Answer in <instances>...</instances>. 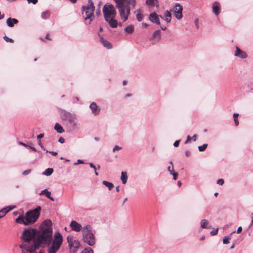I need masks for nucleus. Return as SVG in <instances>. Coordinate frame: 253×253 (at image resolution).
Segmentation results:
<instances>
[{"label": "nucleus", "mask_w": 253, "mask_h": 253, "mask_svg": "<svg viewBox=\"0 0 253 253\" xmlns=\"http://www.w3.org/2000/svg\"><path fill=\"white\" fill-rule=\"evenodd\" d=\"M105 19L110 18L112 17H116V11L114 5L112 4L107 3L105 4L102 9Z\"/></svg>", "instance_id": "nucleus-8"}, {"label": "nucleus", "mask_w": 253, "mask_h": 253, "mask_svg": "<svg viewBox=\"0 0 253 253\" xmlns=\"http://www.w3.org/2000/svg\"><path fill=\"white\" fill-rule=\"evenodd\" d=\"M102 184L106 186L109 190H111L114 187V184L107 181L103 180L102 181Z\"/></svg>", "instance_id": "nucleus-30"}, {"label": "nucleus", "mask_w": 253, "mask_h": 253, "mask_svg": "<svg viewBox=\"0 0 253 253\" xmlns=\"http://www.w3.org/2000/svg\"><path fill=\"white\" fill-rule=\"evenodd\" d=\"M58 141L61 143H63L65 142V139L64 138L61 137L59 138Z\"/></svg>", "instance_id": "nucleus-52"}, {"label": "nucleus", "mask_w": 253, "mask_h": 253, "mask_svg": "<svg viewBox=\"0 0 253 253\" xmlns=\"http://www.w3.org/2000/svg\"><path fill=\"white\" fill-rule=\"evenodd\" d=\"M185 153V155L187 157H189L190 155V152L188 150L186 151Z\"/></svg>", "instance_id": "nucleus-58"}, {"label": "nucleus", "mask_w": 253, "mask_h": 253, "mask_svg": "<svg viewBox=\"0 0 253 253\" xmlns=\"http://www.w3.org/2000/svg\"><path fill=\"white\" fill-rule=\"evenodd\" d=\"M31 169H27V170H26L25 171H24L22 173V174L24 175H28V174H29L30 172H31Z\"/></svg>", "instance_id": "nucleus-46"}, {"label": "nucleus", "mask_w": 253, "mask_h": 253, "mask_svg": "<svg viewBox=\"0 0 253 253\" xmlns=\"http://www.w3.org/2000/svg\"><path fill=\"white\" fill-rule=\"evenodd\" d=\"M116 3V7L118 9L120 15L123 21L127 20L130 13V7L123 4L124 0H114Z\"/></svg>", "instance_id": "nucleus-6"}, {"label": "nucleus", "mask_w": 253, "mask_h": 253, "mask_svg": "<svg viewBox=\"0 0 253 253\" xmlns=\"http://www.w3.org/2000/svg\"><path fill=\"white\" fill-rule=\"evenodd\" d=\"M124 30L126 33L131 34L134 31V27L133 25H130L126 27Z\"/></svg>", "instance_id": "nucleus-24"}, {"label": "nucleus", "mask_w": 253, "mask_h": 253, "mask_svg": "<svg viewBox=\"0 0 253 253\" xmlns=\"http://www.w3.org/2000/svg\"><path fill=\"white\" fill-rule=\"evenodd\" d=\"M191 140V137L188 135L187 137V139H186V140L185 141V143H189L190 140Z\"/></svg>", "instance_id": "nucleus-51"}, {"label": "nucleus", "mask_w": 253, "mask_h": 253, "mask_svg": "<svg viewBox=\"0 0 253 253\" xmlns=\"http://www.w3.org/2000/svg\"><path fill=\"white\" fill-rule=\"evenodd\" d=\"M38 230L28 228L23 232L22 243L19 245L22 253H36V250L41 246V243L37 242L38 237Z\"/></svg>", "instance_id": "nucleus-1"}, {"label": "nucleus", "mask_w": 253, "mask_h": 253, "mask_svg": "<svg viewBox=\"0 0 253 253\" xmlns=\"http://www.w3.org/2000/svg\"><path fill=\"white\" fill-rule=\"evenodd\" d=\"M41 208L38 206L36 209L27 211L25 215H20L15 220L16 222L29 225L35 223L40 215Z\"/></svg>", "instance_id": "nucleus-3"}, {"label": "nucleus", "mask_w": 253, "mask_h": 253, "mask_svg": "<svg viewBox=\"0 0 253 253\" xmlns=\"http://www.w3.org/2000/svg\"><path fill=\"white\" fill-rule=\"evenodd\" d=\"M208 145L207 144H204L202 146H199L198 147V149L200 151H204L207 147Z\"/></svg>", "instance_id": "nucleus-40"}, {"label": "nucleus", "mask_w": 253, "mask_h": 253, "mask_svg": "<svg viewBox=\"0 0 253 253\" xmlns=\"http://www.w3.org/2000/svg\"><path fill=\"white\" fill-rule=\"evenodd\" d=\"M218 233V228L216 229L215 230H212L211 232V235H215Z\"/></svg>", "instance_id": "nucleus-45"}, {"label": "nucleus", "mask_w": 253, "mask_h": 253, "mask_svg": "<svg viewBox=\"0 0 253 253\" xmlns=\"http://www.w3.org/2000/svg\"><path fill=\"white\" fill-rule=\"evenodd\" d=\"M72 3H75L77 2V0H69Z\"/></svg>", "instance_id": "nucleus-63"}, {"label": "nucleus", "mask_w": 253, "mask_h": 253, "mask_svg": "<svg viewBox=\"0 0 253 253\" xmlns=\"http://www.w3.org/2000/svg\"><path fill=\"white\" fill-rule=\"evenodd\" d=\"M235 56L239 57L242 59H245L247 57L246 53L241 50L239 47H236V51L235 52Z\"/></svg>", "instance_id": "nucleus-15"}, {"label": "nucleus", "mask_w": 253, "mask_h": 253, "mask_svg": "<svg viewBox=\"0 0 253 253\" xmlns=\"http://www.w3.org/2000/svg\"><path fill=\"white\" fill-rule=\"evenodd\" d=\"M163 19V17L158 15L156 12H152L150 14L149 16V20L152 23H156L158 25H160V18Z\"/></svg>", "instance_id": "nucleus-11"}, {"label": "nucleus", "mask_w": 253, "mask_h": 253, "mask_svg": "<svg viewBox=\"0 0 253 253\" xmlns=\"http://www.w3.org/2000/svg\"><path fill=\"white\" fill-rule=\"evenodd\" d=\"M89 165L91 168H93L94 169V171H95V170H96L97 168L92 163H90L89 164Z\"/></svg>", "instance_id": "nucleus-53"}, {"label": "nucleus", "mask_w": 253, "mask_h": 253, "mask_svg": "<svg viewBox=\"0 0 253 253\" xmlns=\"http://www.w3.org/2000/svg\"><path fill=\"white\" fill-rule=\"evenodd\" d=\"M38 144L40 146V147H41L42 149L44 150H45V148L43 146L41 140H39Z\"/></svg>", "instance_id": "nucleus-48"}, {"label": "nucleus", "mask_w": 253, "mask_h": 253, "mask_svg": "<svg viewBox=\"0 0 253 253\" xmlns=\"http://www.w3.org/2000/svg\"><path fill=\"white\" fill-rule=\"evenodd\" d=\"M224 179H219L217 180V184H219V185H222L223 184H224Z\"/></svg>", "instance_id": "nucleus-43"}, {"label": "nucleus", "mask_w": 253, "mask_h": 253, "mask_svg": "<svg viewBox=\"0 0 253 253\" xmlns=\"http://www.w3.org/2000/svg\"><path fill=\"white\" fill-rule=\"evenodd\" d=\"M142 26L144 28H147L148 26V24L146 23L143 22L142 23Z\"/></svg>", "instance_id": "nucleus-59"}, {"label": "nucleus", "mask_w": 253, "mask_h": 253, "mask_svg": "<svg viewBox=\"0 0 253 253\" xmlns=\"http://www.w3.org/2000/svg\"><path fill=\"white\" fill-rule=\"evenodd\" d=\"M173 176V179L174 180H176L178 177V173L176 172H173L171 174H170Z\"/></svg>", "instance_id": "nucleus-44"}, {"label": "nucleus", "mask_w": 253, "mask_h": 253, "mask_svg": "<svg viewBox=\"0 0 253 253\" xmlns=\"http://www.w3.org/2000/svg\"><path fill=\"white\" fill-rule=\"evenodd\" d=\"M3 39L6 42H11V43H13L14 42V41L10 39V38H8L7 36H4L3 37Z\"/></svg>", "instance_id": "nucleus-42"}, {"label": "nucleus", "mask_w": 253, "mask_h": 253, "mask_svg": "<svg viewBox=\"0 0 253 253\" xmlns=\"http://www.w3.org/2000/svg\"><path fill=\"white\" fill-rule=\"evenodd\" d=\"M161 28L163 30H165L167 29L166 27L165 26H164V25H161Z\"/></svg>", "instance_id": "nucleus-62"}, {"label": "nucleus", "mask_w": 253, "mask_h": 253, "mask_svg": "<svg viewBox=\"0 0 253 253\" xmlns=\"http://www.w3.org/2000/svg\"><path fill=\"white\" fill-rule=\"evenodd\" d=\"M169 164L170 166H169L167 168V170L170 173V174H171L172 173L174 172V167H173V163H172V161H170L169 162Z\"/></svg>", "instance_id": "nucleus-33"}, {"label": "nucleus", "mask_w": 253, "mask_h": 253, "mask_svg": "<svg viewBox=\"0 0 253 253\" xmlns=\"http://www.w3.org/2000/svg\"><path fill=\"white\" fill-rule=\"evenodd\" d=\"M45 195L46 196V197H47L48 198H49L50 200H51L52 201H54V199L53 198V197L51 196V192L50 191H48L47 190H46V192L45 193Z\"/></svg>", "instance_id": "nucleus-37"}, {"label": "nucleus", "mask_w": 253, "mask_h": 253, "mask_svg": "<svg viewBox=\"0 0 253 253\" xmlns=\"http://www.w3.org/2000/svg\"><path fill=\"white\" fill-rule=\"evenodd\" d=\"M84 163L83 161L81 160H78V162L77 163H75V165H77L78 164H83Z\"/></svg>", "instance_id": "nucleus-60"}, {"label": "nucleus", "mask_w": 253, "mask_h": 253, "mask_svg": "<svg viewBox=\"0 0 253 253\" xmlns=\"http://www.w3.org/2000/svg\"><path fill=\"white\" fill-rule=\"evenodd\" d=\"M67 120V121L70 122L71 124H73L74 126H76L78 125V120L76 116L75 115L71 114Z\"/></svg>", "instance_id": "nucleus-18"}, {"label": "nucleus", "mask_w": 253, "mask_h": 253, "mask_svg": "<svg viewBox=\"0 0 253 253\" xmlns=\"http://www.w3.org/2000/svg\"><path fill=\"white\" fill-rule=\"evenodd\" d=\"M50 13L49 11H43L41 14V17L43 19H47L50 16Z\"/></svg>", "instance_id": "nucleus-31"}, {"label": "nucleus", "mask_w": 253, "mask_h": 253, "mask_svg": "<svg viewBox=\"0 0 253 253\" xmlns=\"http://www.w3.org/2000/svg\"><path fill=\"white\" fill-rule=\"evenodd\" d=\"M69 247L72 249H77L79 248L80 242L77 240H75L73 236H68L67 238Z\"/></svg>", "instance_id": "nucleus-10"}, {"label": "nucleus", "mask_w": 253, "mask_h": 253, "mask_svg": "<svg viewBox=\"0 0 253 253\" xmlns=\"http://www.w3.org/2000/svg\"><path fill=\"white\" fill-rule=\"evenodd\" d=\"M201 227L202 228H211V226L210 225L209 221L204 219L201 221Z\"/></svg>", "instance_id": "nucleus-23"}, {"label": "nucleus", "mask_w": 253, "mask_h": 253, "mask_svg": "<svg viewBox=\"0 0 253 253\" xmlns=\"http://www.w3.org/2000/svg\"><path fill=\"white\" fill-rule=\"evenodd\" d=\"M88 4L87 6H83L82 9L83 14L84 16V19L85 20L89 19V24H90L92 20V17L94 16V6L91 0H88Z\"/></svg>", "instance_id": "nucleus-7"}, {"label": "nucleus", "mask_w": 253, "mask_h": 253, "mask_svg": "<svg viewBox=\"0 0 253 253\" xmlns=\"http://www.w3.org/2000/svg\"><path fill=\"white\" fill-rule=\"evenodd\" d=\"M44 136V134L43 133H40V134H39L38 136H37V138L39 139V140H40Z\"/></svg>", "instance_id": "nucleus-50"}, {"label": "nucleus", "mask_w": 253, "mask_h": 253, "mask_svg": "<svg viewBox=\"0 0 253 253\" xmlns=\"http://www.w3.org/2000/svg\"><path fill=\"white\" fill-rule=\"evenodd\" d=\"M239 116V114L234 113L233 114V118L234 120L235 124L236 126H238L239 122L238 119V117Z\"/></svg>", "instance_id": "nucleus-36"}, {"label": "nucleus", "mask_w": 253, "mask_h": 253, "mask_svg": "<svg viewBox=\"0 0 253 253\" xmlns=\"http://www.w3.org/2000/svg\"><path fill=\"white\" fill-rule=\"evenodd\" d=\"M121 179L123 184H125L126 183L127 180V175L126 171L122 172Z\"/></svg>", "instance_id": "nucleus-25"}, {"label": "nucleus", "mask_w": 253, "mask_h": 253, "mask_svg": "<svg viewBox=\"0 0 253 253\" xmlns=\"http://www.w3.org/2000/svg\"><path fill=\"white\" fill-rule=\"evenodd\" d=\"M18 22V20L15 18H8L6 20L7 25L9 27H13L14 24H17Z\"/></svg>", "instance_id": "nucleus-21"}, {"label": "nucleus", "mask_w": 253, "mask_h": 253, "mask_svg": "<svg viewBox=\"0 0 253 253\" xmlns=\"http://www.w3.org/2000/svg\"><path fill=\"white\" fill-rule=\"evenodd\" d=\"M135 13H136V17L137 20L139 22L143 20V17H144L143 14L141 12L140 10H137L135 11Z\"/></svg>", "instance_id": "nucleus-29"}, {"label": "nucleus", "mask_w": 253, "mask_h": 253, "mask_svg": "<svg viewBox=\"0 0 253 253\" xmlns=\"http://www.w3.org/2000/svg\"><path fill=\"white\" fill-rule=\"evenodd\" d=\"M164 15L166 17L165 20L168 23L170 22L171 19V13L169 11L167 10L164 12Z\"/></svg>", "instance_id": "nucleus-27"}, {"label": "nucleus", "mask_w": 253, "mask_h": 253, "mask_svg": "<svg viewBox=\"0 0 253 253\" xmlns=\"http://www.w3.org/2000/svg\"><path fill=\"white\" fill-rule=\"evenodd\" d=\"M46 152H49L50 153H51V154L53 155L54 156H56L57 155V153L56 152H54V151H46Z\"/></svg>", "instance_id": "nucleus-54"}, {"label": "nucleus", "mask_w": 253, "mask_h": 253, "mask_svg": "<svg viewBox=\"0 0 253 253\" xmlns=\"http://www.w3.org/2000/svg\"><path fill=\"white\" fill-rule=\"evenodd\" d=\"M231 239L230 236H225L223 239V243L224 244H227L229 243V240Z\"/></svg>", "instance_id": "nucleus-39"}, {"label": "nucleus", "mask_w": 253, "mask_h": 253, "mask_svg": "<svg viewBox=\"0 0 253 253\" xmlns=\"http://www.w3.org/2000/svg\"><path fill=\"white\" fill-rule=\"evenodd\" d=\"M98 37L99 38L100 42H101V43L103 45V46L105 47L108 49H110L112 48V45L111 43L107 41H106L105 39H104L102 35L98 34Z\"/></svg>", "instance_id": "nucleus-17"}, {"label": "nucleus", "mask_w": 253, "mask_h": 253, "mask_svg": "<svg viewBox=\"0 0 253 253\" xmlns=\"http://www.w3.org/2000/svg\"><path fill=\"white\" fill-rule=\"evenodd\" d=\"M212 11L213 13L218 15L220 12V5L219 2L215 1L213 2L212 5Z\"/></svg>", "instance_id": "nucleus-19"}, {"label": "nucleus", "mask_w": 253, "mask_h": 253, "mask_svg": "<svg viewBox=\"0 0 253 253\" xmlns=\"http://www.w3.org/2000/svg\"><path fill=\"white\" fill-rule=\"evenodd\" d=\"M15 208V206H8L0 210V218L3 217L8 211Z\"/></svg>", "instance_id": "nucleus-20"}, {"label": "nucleus", "mask_w": 253, "mask_h": 253, "mask_svg": "<svg viewBox=\"0 0 253 253\" xmlns=\"http://www.w3.org/2000/svg\"><path fill=\"white\" fill-rule=\"evenodd\" d=\"M136 3V0H124L123 2L124 5H128L129 7L131 6L133 8L135 6Z\"/></svg>", "instance_id": "nucleus-22"}, {"label": "nucleus", "mask_w": 253, "mask_h": 253, "mask_svg": "<svg viewBox=\"0 0 253 253\" xmlns=\"http://www.w3.org/2000/svg\"><path fill=\"white\" fill-rule=\"evenodd\" d=\"M146 3L147 5L152 6H158V0H146Z\"/></svg>", "instance_id": "nucleus-26"}, {"label": "nucleus", "mask_w": 253, "mask_h": 253, "mask_svg": "<svg viewBox=\"0 0 253 253\" xmlns=\"http://www.w3.org/2000/svg\"><path fill=\"white\" fill-rule=\"evenodd\" d=\"M161 31L159 30H156L153 33L152 37L150 39V41H152L153 44H155L159 42L161 39Z\"/></svg>", "instance_id": "nucleus-12"}, {"label": "nucleus", "mask_w": 253, "mask_h": 253, "mask_svg": "<svg viewBox=\"0 0 253 253\" xmlns=\"http://www.w3.org/2000/svg\"><path fill=\"white\" fill-rule=\"evenodd\" d=\"M183 7L179 3H176L172 8V12L176 17L178 20L182 19Z\"/></svg>", "instance_id": "nucleus-9"}, {"label": "nucleus", "mask_w": 253, "mask_h": 253, "mask_svg": "<svg viewBox=\"0 0 253 253\" xmlns=\"http://www.w3.org/2000/svg\"><path fill=\"white\" fill-rule=\"evenodd\" d=\"M115 17H112L108 18V19H105L109 23L110 26L113 28H116L118 26V21L115 19Z\"/></svg>", "instance_id": "nucleus-16"}, {"label": "nucleus", "mask_w": 253, "mask_h": 253, "mask_svg": "<svg viewBox=\"0 0 253 253\" xmlns=\"http://www.w3.org/2000/svg\"><path fill=\"white\" fill-rule=\"evenodd\" d=\"M52 222L49 219L44 220L41 225L39 231H38V237L37 242L41 243H48L52 237Z\"/></svg>", "instance_id": "nucleus-2"}, {"label": "nucleus", "mask_w": 253, "mask_h": 253, "mask_svg": "<svg viewBox=\"0 0 253 253\" xmlns=\"http://www.w3.org/2000/svg\"><path fill=\"white\" fill-rule=\"evenodd\" d=\"M192 139H193V141H195L197 139V135L196 134H194L192 136Z\"/></svg>", "instance_id": "nucleus-61"}, {"label": "nucleus", "mask_w": 253, "mask_h": 253, "mask_svg": "<svg viewBox=\"0 0 253 253\" xmlns=\"http://www.w3.org/2000/svg\"><path fill=\"white\" fill-rule=\"evenodd\" d=\"M28 2L29 3L30 2H32L34 4H36L38 2V0H27Z\"/></svg>", "instance_id": "nucleus-47"}, {"label": "nucleus", "mask_w": 253, "mask_h": 253, "mask_svg": "<svg viewBox=\"0 0 253 253\" xmlns=\"http://www.w3.org/2000/svg\"><path fill=\"white\" fill-rule=\"evenodd\" d=\"M82 253H93V251L90 248L88 247L84 249Z\"/></svg>", "instance_id": "nucleus-38"}, {"label": "nucleus", "mask_w": 253, "mask_h": 253, "mask_svg": "<svg viewBox=\"0 0 253 253\" xmlns=\"http://www.w3.org/2000/svg\"><path fill=\"white\" fill-rule=\"evenodd\" d=\"M89 108L92 111V113L94 115L98 114L100 112V109L95 102L91 103L89 106Z\"/></svg>", "instance_id": "nucleus-14"}, {"label": "nucleus", "mask_w": 253, "mask_h": 253, "mask_svg": "<svg viewBox=\"0 0 253 253\" xmlns=\"http://www.w3.org/2000/svg\"><path fill=\"white\" fill-rule=\"evenodd\" d=\"M121 149H122L121 147L118 146V145H115L113 149V152H115L116 151H118L121 150Z\"/></svg>", "instance_id": "nucleus-41"}, {"label": "nucleus", "mask_w": 253, "mask_h": 253, "mask_svg": "<svg viewBox=\"0 0 253 253\" xmlns=\"http://www.w3.org/2000/svg\"><path fill=\"white\" fill-rule=\"evenodd\" d=\"M71 114L69 112H62L61 114V117L62 120L67 121L69 116Z\"/></svg>", "instance_id": "nucleus-34"}, {"label": "nucleus", "mask_w": 253, "mask_h": 253, "mask_svg": "<svg viewBox=\"0 0 253 253\" xmlns=\"http://www.w3.org/2000/svg\"><path fill=\"white\" fill-rule=\"evenodd\" d=\"M251 217L252 220V224H253V212H252L251 214Z\"/></svg>", "instance_id": "nucleus-64"}, {"label": "nucleus", "mask_w": 253, "mask_h": 253, "mask_svg": "<svg viewBox=\"0 0 253 253\" xmlns=\"http://www.w3.org/2000/svg\"><path fill=\"white\" fill-rule=\"evenodd\" d=\"M53 170L52 168H48L46 169L42 173L43 175L49 176L53 173Z\"/></svg>", "instance_id": "nucleus-32"}, {"label": "nucleus", "mask_w": 253, "mask_h": 253, "mask_svg": "<svg viewBox=\"0 0 253 253\" xmlns=\"http://www.w3.org/2000/svg\"><path fill=\"white\" fill-rule=\"evenodd\" d=\"M54 129L57 132L61 133L64 132L63 127L58 123H56L54 126Z\"/></svg>", "instance_id": "nucleus-28"}, {"label": "nucleus", "mask_w": 253, "mask_h": 253, "mask_svg": "<svg viewBox=\"0 0 253 253\" xmlns=\"http://www.w3.org/2000/svg\"><path fill=\"white\" fill-rule=\"evenodd\" d=\"M46 190H47V189H44V190H42V191H41V192L39 194V195H42V194H45V193H46Z\"/></svg>", "instance_id": "nucleus-56"}, {"label": "nucleus", "mask_w": 253, "mask_h": 253, "mask_svg": "<svg viewBox=\"0 0 253 253\" xmlns=\"http://www.w3.org/2000/svg\"><path fill=\"white\" fill-rule=\"evenodd\" d=\"M194 22H195V24L197 28H199L198 19H195V21H194Z\"/></svg>", "instance_id": "nucleus-57"}, {"label": "nucleus", "mask_w": 253, "mask_h": 253, "mask_svg": "<svg viewBox=\"0 0 253 253\" xmlns=\"http://www.w3.org/2000/svg\"><path fill=\"white\" fill-rule=\"evenodd\" d=\"M19 144L21 145H22V146H24V147H27V148H28L29 149H31L32 150H33L34 151H35V152L37 151V150H36L35 148H34L33 147H32V146H30L29 145H28L24 143H23L22 142H19Z\"/></svg>", "instance_id": "nucleus-35"}, {"label": "nucleus", "mask_w": 253, "mask_h": 253, "mask_svg": "<svg viewBox=\"0 0 253 253\" xmlns=\"http://www.w3.org/2000/svg\"><path fill=\"white\" fill-rule=\"evenodd\" d=\"M63 242V238L59 232H55L54 235V239H52L48 243H42L47 245L48 253H56L59 250Z\"/></svg>", "instance_id": "nucleus-4"}, {"label": "nucleus", "mask_w": 253, "mask_h": 253, "mask_svg": "<svg viewBox=\"0 0 253 253\" xmlns=\"http://www.w3.org/2000/svg\"><path fill=\"white\" fill-rule=\"evenodd\" d=\"M242 231V228L241 226H239L238 229H237V233H240L241 231Z\"/></svg>", "instance_id": "nucleus-55"}, {"label": "nucleus", "mask_w": 253, "mask_h": 253, "mask_svg": "<svg viewBox=\"0 0 253 253\" xmlns=\"http://www.w3.org/2000/svg\"><path fill=\"white\" fill-rule=\"evenodd\" d=\"M70 226L72 230L76 232H79L81 230L82 231L83 228L80 223L75 220L71 221L70 224Z\"/></svg>", "instance_id": "nucleus-13"}, {"label": "nucleus", "mask_w": 253, "mask_h": 253, "mask_svg": "<svg viewBox=\"0 0 253 253\" xmlns=\"http://www.w3.org/2000/svg\"><path fill=\"white\" fill-rule=\"evenodd\" d=\"M179 142H180V140H176L174 142V143H173V146L174 147H178V145H179Z\"/></svg>", "instance_id": "nucleus-49"}, {"label": "nucleus", "mask_w": 253, "mask_h": 253, "mask_svg": "<svg viewBox=\"0 0 253 253\" xmlns=\"http://www.w3.org/2000/svg\"><path fill=\"white\" fill-rule=\"evenodd\" d=\"M83 240L89 246L95 245L96 242L95 237L92 231L90 225H86L83 227L82 230Z\"/></svg>", "instance_id": "nucleus-5"}]
</instances>
